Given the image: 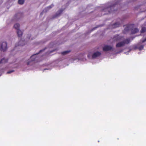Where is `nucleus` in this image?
Here are the masks:
<instances>
[{"label": "nucleus", "mask_w": 146, "mask_h": 146, "mask_svg": "<svg viewBox=\"0 0 146 146\" xmlns=\"http://www.w3.org/2000/svg\"><path fill=\"white\" fill-rule=\"evenodd\" d=\"M112 48V46L109 45H106L104 46L103 48V50L104 51H107L111 50Z\"/></svg>", "instance_id": "5"}, {"label": "nucleus", "mask_w": 146, "mask_h": 146, "mask_svg": "<svg viewBox=\"0 0 146 146\" xmlns=\"http://www.w3.org/2000/svg\"><path fill=\"white\" fill-rule=\"evenodd\" d=\"M54 6V5L53 4H52L50 5L47 8H46L44 10H43V11H44V10H49L52 8V7H53Z\"/></svg>", "instance_id": "13"}, {"label": "nucleus", "mask_w": 146, "mask_h": 146, "mask_svg": "<svg viewBox=\"0 0 146 146\" xmlns=\"http://www.w3.org/2000/svg\"><path fill=\"white\" fill-rule=\"evenodd\" d=\"M14 28L17 30L19 29L20 25L19 23H16L14 25Z\"/></svg>", "instance_id": "11"}, {"label": "nucleus", "mask_w": 146, "mask_h": 146, "mask_svg": "<svg viewBox=\"0 0 146 146\" xmlns=\"http://www.w3.org/2000/svg\"><path fill=\"white\" fill-rule=\"evenodd\" d=\"M129 29V27L128 26H126V27L125 29L124 30L125 31H127Z\"/></svg>", "instance_id": "18"}, {"label": "nucleus", "mask_w": 146, "mask_h": 146, "mask_svg": "<svg viewBox=\"0 0 146 146\" xmlns=\"http://www.w3.org/2000/svg\"><path fill=\"white\" fill-rule=\"evenodd\" d=\"M14 72V70H11V71H9L8 72H7V74H10L13 72Z\"/></svg>", "instance_id": "19"}, {"label": "nucleus", "mask_w": 146, "mask_h": 146, "mask_svg": "<svg viewBox=\"0 0 146 146\" xmlns=\"http://www.w3.org/2000/svg\"><path fill=\"white\" fill-rule=\"evenodd\" d=\"M44 49L43 50H40L38 53L36 54H34L32 56L30 59L27 62V65H31L33 64V62L35 61L36 59V55H37L40 52L42 51H43L44 50Z\"/></svg>", "instance_id": "2"}, {"label": "nucleus", "mask_w": 146, "mask_h": 146, "mask_svg": "<svg viewBox=\"0 0 146 146\" xmlns=\"http://www.w3.org/2000/svg\"><path fill=\"white\" fill-rule=\"evenodd\" d=\"M24 0H19L18 1V3L21 5L23 4L24 3Z\"/></svg>", "instance_id": "15"}, {"label": "nucleus", "mask_w": 146, "mask_h": 146, "mask_svg": "<svg viewBox=\"0 0 146 146\" xmlns=\"http://www.w3.org/2000/svg\"><path fill=\"white\" fill-rule=\"evenodd\" d=\"M101 55V53L99 52H97L94 53L92 55V58H94L98 57Z\"/></svg>", "instance_id": "7"}, {"label": "nucleus", "mask_w": 146, "mask_h": 146, "mask_svg": "<svg viewBox=\"0 0 146 146\" xmlns=\"http://www.w3.org/2000/svg\"><path fill=\"white\" fill-rule=\"evenodd\" d=\"M70 52V50H67L66 51H64V52H61L62 54L64 55L65 54H66L68 53L69 52Z\"/></svg>", "instance_id": "12"}, {"label": "nucleus", "mask_w": 146, "mask_h": 146, "mask_svg": "<svg viewBox=\"0 0 146 146\" xmlns=\"http://www.w3.org/2000/svg\"><path fill=\"white\" fill-rule=\"evenodd\" d=\"M63 10L62 9H60V13L58 15H57L58 16V15H59L60 14L62 13V12L63 11Z\"/></svg>", "instance_id": "20"}, {"label": "nucleus", "mask_w": 146, "mask_h": 146, "mask_svg": "<svg viewBox=\"0 0 146 146\" xmlns=\"http://www.w3.org/2000/svg\"><path fill=\"white\" fill-rule=\"evenodd\" d=\"M143 47H144V46L143 45H141L138 48V49L139 50H142L143 48Z\"/></svg>", "instance_id": "17"}, {"label": "nucleus", "mask_w": 146, "mask_h": 146, "mask_svg": "<svg viewBox=\"0 0 146 146\" xmlns=\"http://www.w3.org/2000/svg\"><path fill=\"white\" fill-rule=\"evenodd\" d=\"M118 5V3H116L115 4H111V5H109L106 8H105L102 10V12H105V13H103V15H105L109 14L115 10L114 9V8L116 7V5Z\"/></svg>", "instance_id": "1"}, {"label": "nucleus", "mask_w": 146, "mask_h": 146, "mask_svg": "<svg viewBox=\"0 0 146 146\" xmlns=\"http://www.w3.org/2000/svg\"><path fill=\"white\" fill-rule=\"evenodd\" d=\"M139 30L138 29L136 28L132 29L131 30V32L132 34H135L137 33Z\"/></svg>", "instance_id": "9"}, {"label": "nucleus", "mask_w": 146, "mask_h": 146, "mask_svg": "<svg viewBox=\"0 0 146 146\" xmlns=\"http://www.w3.org/2000/svg\"><path fill=\"white\" fill-rule=\"evenodd\" d=\"M7 49V44L5 42H0V50L3 52L5 51Z\"/></svg>", "instance_id": "4"}, {"label": "nucleus", "mask_w": 146, "mask_h": 146, "mask_svg": "<svg viewBox=\"0 0 146 146\" xmlns=\"http://www.w3.org/2000/svg\"><path fill=\"white\" fill-rule=\"evenodd\" d=\"M120 25V23L119 22H116L113 25V28H116L119 27Z\"/></svg>", "instance_id": "10"}, {"label": "nucleus", "mask_w": 146, "mask_h": 146, "mask_svg": "<svg viewBox=\"0 0 146 146\" xmlns=\"http://www.w3.org/2000/svg\"><path fill=\"white\" fill-rule=\"evenodd\" d=\"M24 44V41L20 40L18 43L16 44L15 48H16L17 46H23Z\"/></svg>", "instance_id": "6"}, {"label": "nucleus", "mask_w": 146, "mask_h": 146, "mask_svg": "<svg viewBox=\"0 0 146 146\" xmlns=\"http://www.w3.org/2000/svg\"><path fill=\"white\" fill-rule=\"evenodd\" d=\"M55 50H52V51H51L50 52H49V53H52V52H53Z\"/></svg>", "instance_id": "22"}, {"label": "nucleus", "mask_w": 146, "mask_h": 146, "mask_svg": "<svg viewBox=\"0 0 146 146\" xmlns=\"http://www.w3.org/2000/svg\"><path fill=\"white\" fill-rule=\"evenodd\" d=\"M17 33L18 37H21L22 36L23 32L19 29L17 30Z\"/></svg>", "instance_id": "8"}, {"label": "nucleus", "mask_w": 146, "mask_h": 146, "mask_svg": "<svg viewBox=\"0 0 146 146\" xmlns=\"http://www.w3.org/2000/svg\"><path fill=\"white\" fill-rule=\"evenodd\" d=\"M146 31V28L145 27H143L142 28L141 31V33H143L145 32Z\"/></svg>", "instance_id": "14"}, {"label": "nucleus", "mask_w": 146, "mask_h": 146, "mask_svg": "<svg viewBox=\"0 0 146 146\" xmlns=\"http://www.w3.org/2000/svg\"><path fill=\"white\" fill-rule=\"evenodd\" d=\"M130 42V40L129 38L125 39L124 41L117 43L116 45L117 47H120L124 46L125 44H128Z\"/></svg>", "instance_id": "3"}, {"label": "nucleus", "mask_w": 146, "mask_h": 146, "mask_svg": "<svg viewBox=\"0 0 146 146\" xmlns=\"http://www.w3.org/2000/svg\"><path fill=\"white\" fill-rule=\"evenodd\" d=\"M6 62L5 59L3 58L0 61V64L5 63Z\"/></svg>", "instance_id": "16"}, {"label": "nucleus", "mask_w": 146, "mask_h": 146, "mask_svg": "<svg viewBox=\"0 0 146 146\" xmlns=\"http://www.w3.org/2000/svg\"><path fill=\"white\" fill-rule=\"evenodd\" d=\"M146 41V38L144 39L142 41V42L143 43Z\"/></svg>", "instance_id": "21"}]
</instances>
